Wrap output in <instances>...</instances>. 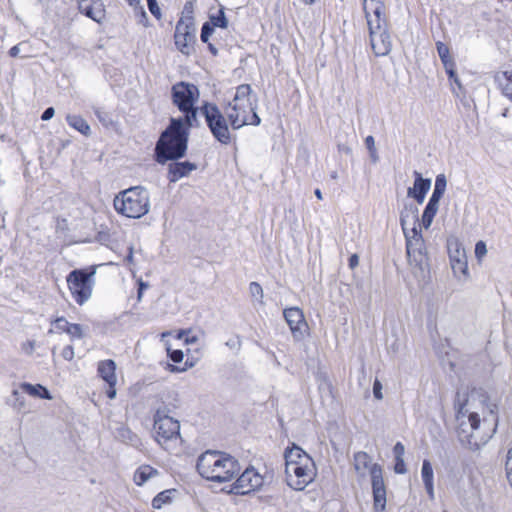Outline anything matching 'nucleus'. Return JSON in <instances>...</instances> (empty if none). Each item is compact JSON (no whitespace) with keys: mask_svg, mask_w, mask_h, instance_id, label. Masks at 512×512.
Wrapping results in <instances>:
<instances>
[{"mask_svg":"<svg viewBox=\"0 0 512 512\" xmlns=\"http://www.w3.org/2000/svg\"><path fill=\"white\" fill-rule=\"evenodd\" d=\"M371 48L376 56H386L392 48L385 17L367 20Z\"/></svg>","mask_w":512,"mask_h":512,"instance_id":"nucleus-8","label":"nucleus"},{"mask_svg":"<svg viewBox=\"0 0 512 512\" xmlns=\"http://www.w3.org/2000/svg\"><path fill=\"white\" fill-rule=\"evenodd\" d=\"M394 471L398 474L406 473V465L403 458L395 459Z\"/></svg>","mask_w":512,"mask_h":512,"instance_id":"nucleus-47","label":"nucleus"},{"mask_svg":"<svg viewBox=\"0 0 512 512\" xmlns=\"http://www.w3.org/2000/svg\"><path fill=\"white\" fill-rule=\"evenodd\" d=\"M149 11L153 16H155L157 19L161 18V10L157 4L156 0H148L147 1Z\"/></svg>","mask_w":512,"mask_h":512,"instance_id":"nucleus-44","label":"nucleus"},{"mask_svg":"<svg viewBox=\"0 0 512 512\" xmlns=\"http://www.w3.org/2000/svg\"><path fill=\"white\" fill-rule=\"evenodd\" d=\"M369 153H370V158H371L372 162H374V163L378 162L379 156L377 153V149L370 150Z\"/></svg>","mask_w":512,"mask_h":512,"instance_id":"nucleus-55","label":"nucleus"},{"mask_svg":"<svg viewBox=\"0 0 512 512\" xmlns=\"http://www.w3.org/2000/svg\"><path fill=\"white\" fill-rule=\"evenodd\" d=\"M502 94L512 102V71H503L495 76Z\"/></svg>","mask_w":512,"mask_h":512,"instance_id":"nucleus-24","label":"nucleus"},{"mask_svg":"<svg viewBox=\"0 0 512 512\" xmlns=\"http://www.w3.org/2000/svg\"><path fill=\"white\" fill-rule=\"evenodd\" d=\"M175 490H165L157 494L152 500V506L155 509H160L163 505L170 503L172 494H174Z\"/></svg>","mask_w":512,"mask_h":512,"instance_id":"nucleus-34","label":"nucleus"},{"mask_svg":"<svg viewBox=\"0 0 512 512\" xmlns=\"http://www.w3.org/2000/svg\"><path fill=\"white\" fill-rule=\"evenodd\" d=\"M285 467L288 466H299L305 461L314 462L313 459L299 446L293 444L291 448H287L284 453Z\"/></svg>","mask_w":512,"mask_h":512,"instance_id":"nucleus-19","label":"nucleus"},{"mask_svg":"<svg viewBox=\"0 0 512 512\" xmlns=\"http://www.w3.org/2000/svg\"><path fill=\"white\" fill-rule=\"evenodd\" d=\"M61 355L65 360L71 361L75 356L73 346L68 345V346L64 347L61 352Z\"/></svg>","mask_w":512,"mask_h":512,"instance_id":"nucleus-45","label":"nucleus"},{"mask_svg":"<svg viewBox=\"0 0 512 512\" xmlns=\"http://www.w3.org/2000/svg\"><path fill=\"white\" fill-rule=\"evenodd\" d=\"M487 253V247L485 242L478 241L475 245V255L476 257L481 260Z\"/></svg>","mask_w":512,"mask_h":512,"instance_id":"nucleus-43","label":"nucleus"},{"mask_svg":"<svg viewBox=\"0 0 512 512\" xmlns=\"http://www.w3.org/2000/svg\"><path fill=\"white\" fill-rule=\"evenodd\" d=\"M263 484L264 477L255 468L249 467L233 483L231 492L244 495L259 490Z\"/></svg>","mask_w":512,"mask_h":512,"instance_id":"nucleus-13","label":"nucleus"},{"mask_svg":"<svg viewBox=\"0 0 512 512\" xmlns=\"http://www.w3.org/2000/svg\"><path fill=\"white\" fill-rule=\"evenodd\" d=\"M438 207H439L438 203H433L431 201H429L427 203V205L424 209L423 215H422V222H421V225L425 229H428L431 226L433 219L438 211Z\"/></svg>","mask_w":512,"mask_h":512,"instance_id":"nucleus-32","label":"nucleus"},{"mask_svg":"<svg viewBox=\"0 0 512 512\" xmlns=\"http://www.w3.org/2000/svg\"><path fill=\"white\" fill-rule=\"evenodd\" d=\"M252 92L251 86L248 84H242L239 85L236 89L235 96L233 100L230 102V104H240L245 106H252L251 100H250V94Z\"/></svg>","mask_w":512,"mask_h":512,"instance_id":"nucleus-28","label":"nucleus"},{"mask_svg":"<svg viewBox=\"0 0 512 512\" xmlns=\"http://www.w3.org/2000/svg\"><path fill=\"white\" fill-rule=\"evenodd\" d=\"M113 206L118 214L127 218L139 219L149 212V193L141 186L130 187L115 196Z\"/></svg>","mask_w":512,"mask_h":512,"instance_id":"nucleus-4","label":"nucleus"},{"mask_svg":"<svg viewBox=\"0 0 512 512\" xmlns=\"http://www.w3.org/2000/svg\"><path fill=\"white\" fill-rule=\"evenodd\" d=\"M184 124L186 123L182 118L172 119L170 126L162 133L156 145L159 163L184 156L188 140V132Z\"/></svg>","mask_w":512,"mask_h":512,"instance_id":"nucleus-3","label":"nucleus"},{"mask_svg":"<svg viewBox=\"0 0 512 512\" xmlns=\"http://www.w3.org/2000/svg\"><path fill=\"white\" fill-rule=\"evenodd\" d=\"M134 10V13L137 17H139V22L144 26H147L148 17L144 7L140 4V0H126Z\"/></svg>","mask_w":512,"mask_h":512,"instance_id":"nucleus-35","label":"nucleus"},{"mask_svg":"<svg viewBox=\"0 0 512 512\" xmlns=\"http://www.w3.org/2000/svg\"><path fill=\"white\" fill-rule=\"evenodd\" d=\"M249 291L252 297L258 299L260 303H263V289L261 285L257 282H251L249 285Z\"/></svg>","mask_w":512,"mask_h":512,"instance_id":"nucleus-38","label":"nucleus"},{"mask_svg":"<svg viewBox=\"0 0 512 512\" xmlns=\"http://www.w3.org/2000/svg\"><path fill=\"white\" fill-rule=\"evenodd\" d=\"M395 459L403 458L405 447L401 442H397L393 448Z\"/></svg>","mask_w":512,"mask_h":512,"instance_id":"nucleus-48","label":"nucleus"},{"mask_svg":"<svg viewBox=\"0 0 512 512\" xmlns=\"http://www.w3.org/2000/svg\"><path fill=\"white\" fill-rule=\"evenodd\" d=\"M55 114V110L53 107H48L42 114L41 119L43 121L50 120Z\"/></svg>","mask_w":512,"mask_h":512,"instance_id":"nucleus-50","label":"nucleus"},{"mask_svg":"<svg viewBox=\"0 0 512 512\" xmlns=\"http://www.w3.org/2000/svg\"><path fill=\"white\" fill-rule=\"evenodd\" d=\"M195 341H196L195 337H192L191 339H188V338L185 339L186 343H192V342H195Z\"/></svg>","mask_w":512,"mask_h":512,"instance_id":"nucleus-63","label":"nucleus"},{"mask_svg":"<svg viewBox=\"0 0 512 512\" xmlns=\"http://www.w3.org/2000/svg\"><path fill=\"white\" fill-rule=\"evenodd\" d=\"M214 26H212L209 22H205L202 26V30H201V40L204 42V43H207L208 40H209V37L211 36V34L213 33L214 31Z\"/></svg>","mask_w":512,"mask_h":512,"instance_id":"nucleus-39","label":"nucleus"},{"mask_svg":"<svg viewBox=\"0 0 512 512\" xmlns=\"http://www.w3.org/2000/svg\"><path fill=\"white\" fill-rule=\"evenodd\" d=\"M249 110H253V107L243 104H228L225 109V114L233 129H239L247 125Z\"/></svg>","mask_w":512,"mask_h":512,"instance_id":"nucleus-16","label":"nucleus"},{"mask_svg":"<svg viewBox=\"0 0 512 512\" xmlns=\"http://www.w3.org/2000/svg\"><path fill=\"white\" fill-rule=\"evenodd\" d=\"M21 389L31 396L43 399H52L50 392L40 384L32 385L30 383H22Z\"/></svg>","mask_w":512,"mask_h":512,"instance_id":"nucleus-31","label":"nucleus"},{"mask_svg":"<svg viewBox=\"0 0 512 512\" xmlns=\"http://www.w3.org/2000/svg\"><path fill=\"white\" fill-rule=\"evenodd\" d=\"M299 466L285 467V475L287 484L294 490H303L311 483L316 475V467L314 462H307Z\"/></svg>","mask_w":512,"mask_h":512,"instance_id":"nucleus-11","label":"nucleus"},{"mask_svg":"<svg viewBox=\"0 0 512 512\" xmlns=\"http://www.w3.org/2000/svg\"><path fill=\"white\" fill-rule=\"evenodd\" d=\"M490 418L484 417L483 423L479 415L469 412L466 404H459L457 408V420L459 421L458 437L463 445L471 450H477L485 445L495 434L498 426V405L490 403L487 405Z\"/></svg>","mask_w":512,"mask_h":512,"instance_id":"nucleus-1","label":"nucleus"},{"mask_svg":"<svg viewBox=\"0 0 512 512\" xmlns=\"http://www.w3.org/2000/svg\"><path fill=\"white\" fill-rule=\"evenodd\" d=\"M66 121L72 128H74L75 130L80 132L82 135L90 136V134H91L90 125L87 123V121L83 117H81L79 115L68 114L66 116Z\"/></svg>","mask_w":512,"mask_h":512,"instance_id":"nucleus-27","label":"nucleus"},{"mask_svg":"<svg viewBox=\"0 0 512 512\" xmlns=\"http://www.w3.org/2000/svg\"><path fill=\"white\" fill-rule=\"evenodd\" d=\"M173 102L185 113L183 119L188 127L197 125V109L194 107L199 98L198 88L193 84L180 82L173 86Z\"/></svg>","mask_w":512,"mask_h":512,"instance_id":"nucleus-7","label":"nucleus"},{"mask_svg":"<svg viewBox=\"0 0 512 512\" xmlns=\"http://www.w3.org/2000/svg\"><path fill=\"white\" fill-rule=\"evenodd\" d=\"M315 196L319 199V200H322L323 199V196H322V192L320 189H316L315 192H314Z\"/></svg>","mask_w":512,"mask_h":512,"instance_id":"nucleus-59","label":"nucleus"},{"mask_svg":"<svg viewBox=\"0 0 512 512\" xmlns=\"http://www.w3.org/2000/svg\"><path fill=\"white\" fill-rule=\"evenodd\" d=\"M98 374L99 376L108 384V385H116L117 377H116V363L111 360H103L98 364Z\"/></svg>","mask_w":512,"mask_h":512,"instance_id":"nucleus-21","label":"nucleus"},{"mask_svg":"<svg viewBox=\"0 0 512 512\" xmlns=\"http://www.w3.org/2000/svg\"><path fill=\"white\" fill-rule=\"evenodd\" d=\"M34 347H35L34 341H28L26 344L23 345V349L29 354H31L33 352Z\"/></svg>","mask_w":512,"mask_h":512,"instance_id":"nucleus-54","label":"nucleus"},{"mask_svg":"<svg viewBox=\"0 0 512 512\" xmlns=\"http://www.w3.org/2000/svg\"><path fill=\"white\" fill-rule=\"evenodd\" d=\"M283 315L293 337L297 340L302 339L307 330V323L303 311L299 307H291L285 309Z\"/></svg>","mask_w":512,"mask_h":512,"instance_id":"nucleus-15","label":"nucleus"},{"mask_svg":"<svg viewBox=\"0 0 512 512\" xmlns=\"http://www.w3.org/2000/svg\"><path fill=\"white\" fill-rule=\"evenodd\" d=\"M94 112L100 121H104V113L100 110V108H95Z\"/></svg>","mask_w":512,"mask_h":512,"instance_id":"nucleus-57","label":"nucleus"},{"mask_svg":"<svg viewBox=\"0 0 512 512\" xmlns=\"http://www.w3.org/2000/svg\"><path fill=\"white\" fill-rule=\"evenodd\" d=\"M436 46L438 55L444 65L446 73L448 74L449 78H453L455 76V63L452 57L450 56L448 46L442 42H437Z\"/></svg>","mask_w":512,"mask_h":512,"instance_id":"nucleus-22","label":"nucleus"},{"mask_svg":"<svg viewBox=\"0 0 512 512\" xmlns=\"http://www.w3.org/2000/svg\"><path fill=\"white\" fill-rule=\"evenodd\" d=\"M363 10L367 20H369V17H384V4L380 0H363Z\"/></svg>","mask_w":512,"mask_h":512,"instance_id":"nucleus-25","label":"nucleus"},{"mask_svg":"<svg viewBox=\"0 0 512 512\" xmlns=\"http://www.w3.org/2000/svg\"><path fill=\"white\" fill-rule=\"evenodd\" d=\"M94 274V270L89 273L85 270H73L67 276L69 290L79 305H83L92 295Z\"/></svg>","mask_w":512,"mask_h":512,"instance_id":"nucleus-9","label":"nucleus"},{"mask_svg":"<svg viewBox=\"0 0 512 512\" xmlns=\"http://www.w3.org/2000/svg\"><path fill=\"white\" fill-rule=\"evenodd\" d=\"M446 184L447 183H446L445 176L442 174L438 175L435 180L434 191H433L432 196L430 197L429 201L439 204V201L445 192Z\"/></svg>","mask_w":512,"mask_h":512,"instance_id":"nucleus-33","label":"nucleus"},{"mask_svg":"<svg viewBox=\"0 0 512 512\" xmlns=\"http://www.w3.org/2000/svg\"><path fill=\"white\" fill-rule=\"evenodd\" d=\"M365 145L369 151L376 149L374 137L371 135L367 136L365 138Z\"/></svg>","mask_w":512,"mask_h":512,"instance_id":"nucleus-51","label":"nucleus"},{"mask_svg":"<svg viewBox=\"0 0 512 512\" xmlns=\"http://www.w3.org/2000/svg\"><path fill=\"white\" fill-rule=\"evenodd\" d=\"M79 10L97 23L105 18L102 0H78Z\"/></svg>","mask_w":512,"mask_h":512,"instance_id":"nucleus-17","label":"nucleus"},{"mask_svg":"<svg viewBox=\"0 0 512 512\" xmlns=\"http://www.w3.org/2000/svg\"><path fill=\"white\" fill-rule=\"evenodd\" d=\"M209 19V23L214 27L227 28L228 26V20L225 16L223 8L218 10L217 14L211 15Z\"/></svg>","mask_w":512,"mask_h":512,"instance_id":"nucleus-36","label":"nucleus"},{"mask_svg":"<svg viewBox=\"0 0 512 512\" xmlns=\"http://www.w3.org/2000/svg\"><path fill=\"white\" fill-rule=\"evenodd\" d=\"M156 475H158V471L156 469L149 465H142L136 470L134 474V481L138 486H141Z\"/></svg>","mask_w":512,"mask_h":512,"instance_id":"nucleus-29","label":"nucleus"},{"mask_svg":"<svg viewBox=\"0 0 512 512\" xmlns=\"http://www.w3.org/2000/svg\"><path fill=\"white\" fill-rule=\"evenodd\" d=\"M166 350L168 352L170 359L173 362L179 363L183 360L184 354H183L182 350H179V349L172 350L169 346L166 347Z\"/></svg>","mask_w":512,"mask_h":512,"instance_id":"nucleus-41","label":"nucleus"},{"mask_svg":"<svg viewBox=\"0 0 512 512\" xmlns=\"http://www.w3.org/2000/svg\"><path fill=\"white\" fill-rule=\"evenodd\" d=\"M412 235H406V252L409 262L417 266H422L426 261V252L422 235L418 232L417 227H412Z\"/></svg>","mask_w":512,"mask_h":512,"instance_id":"nucleus-14","label":"nucleus"},{"mask_svg":"<svg viewBox=\"0 0 512 512\" xmlns=\"http://www.w3.org/2000/svg\"><path fill=\"white\" fill-rule=\"evenodd\" d=\"M106 394H107L108 398L114 399L116 397L115 385H108V389L106 391Z\"/></svg>","mask_w":512,"mask_h":512,"instance_id":"nucleus-53","label":"nucleus"},{"mask_svg":"<svg viewBox=\"0 0 512 512\" xmlns=\"http://www.w3.org/2000/svg\"><path fill=\"white\" fill-rule=\"evenodd\" d=\"M456 252L459 254L458 259H454L453 254H450L451 268L454 274H463L466 275L468 271L467 260L464 251L460 249H456Z\"/></svg>","mask_w":512,"mask_h":512,"instance_id":"nucleus-30","label":"nucleus"},{"mask_svg":"<svg viewBox=\"0 0 512 512\" xmlns=\"http://www.w3.org/2000/svg\"><path fill=\"white\" fill-rule=\"evenodd\" d=\"M449 79H450L451 81H453V82L458 86V88H459V89H461V88H462L461 83H460V81H459V79H458V77H457V75H456V74H455V76H454L453 78H449Z\"/></svg>","mask_w":512,"mask_h":512,"instance_id":"nucleus-58","label":"nucleus"},{"mask_svg":"<svg viewBox=\"0 0 512 512\" xmlns=\"http://www.w3.org/2000/svg\"><path fill=\"white\" fill-rule=\"evenodd\" d=\"M415 182L413 187L408 188L407 194L409 197H413L418 203H423L424 198L431 186L429 179H424L422 175L415 171Z\"/></svg>","mask_w":512,"mask_h":512,"instance_id":"nucleus-18","label":"nucleus"},{"mask_svg":"<svg viewBox=\"0 0 512 512\" xmlns=\"http://www.w3.org/2000/svg\"><path fill=\"white\" fill-rule=\"evenodd\" d=\"M506 476L510 486L512 487V448L508 450L506 459Z\"/></svg>","mask_w":512,"mask_h":512,"instance_id":"nucleus-40","label":"nucleus"},{"mask_svg":"<svg viewBox=\"0 0 512 512\" xmlns=\"http://www.w3.org/2000/svg\"><path fill=\"white\" fill-rule=\"evenodd\" d=\"M209 49H210V51H211L214 55H216V54H217V50H216V48H215L212 44H209Z\"/></svg>","mask_w":512,"mask_h":512,"instance_id":"nucleus-61","label":"nucleus"},{"mask_svg":"<svg viewBox=\"0 0 512 512\" xmlns=\"http://www.w3.org/2000/svg\"><path fill=\"white\" fill-rule=\"evenodd\" d=\"M19 52H20V48H19V46H18V45L13 46V47L9 50V54H10V56H12V57H16V56H18Z\"/></svg>","mask_w":512,"mask_h":512,"instance_id":"nucleus-56","label":"nucleus"},{"mask_svg":"<svg viewBox=\"0 0 512 512\" xmlns=\"http://www.w3.org/2000/svg\"><path fill=\"white\" fill-rule=\"evenodd\" d=\"M54 325L59 331L67 333V329L72 323H69L64 317H58L54 320Z\"/></svg>","mask_w":512,"mask_h":512,"instance_id":"nucleus-42","label":"nucleus"},{"mask_svg":"<svg viewBox=\"0 0 512 512\" xmlns=\"http://www.w3.org/2000/svg\"><path fill=\"white\" fill-rule=\"evenodd\" d=\"M421 475L422 479L425 485V489L429 495V497L432 499L434 498V485H433V468L431 463L428 460H424L422 464L421 469Z\"/></svg>","mask_w":512,"mask_h":512,"instance_id":"nucleus-26","label":"nucleus"},{"mask_svg":"<svg viewBox=\"0 0 512 512\" xmlns=\"http://www.w3.org/2000/svg\"><path fill=\"white\" fill-rule=\"evenodd\" d=\"M354 468L360 475H364L366 470L370 469L374 508L377 512H382L386 505V489L381 466L378 464L370 466L369 455L360 451L354 455Z\"/></svg>","mask_w":512,"mask_h":512,"instance_id":"nucleus-5","label":"nucleus"},{"mask_svg":"<svg viewBox=\"0 0 512 512\" xmlns=\"http://www.w3.org/2000/svg\"><path fill=\"white\" fill-rule=\"evenodd\" d=\"M359 264V257L357 254H353L351 255V257L349 258V267L351 269H354L358 266Z\"/></svg>","mask_w":512,"mask_h":512,"instance_id":"nucleus-52","label":"nucleus"},{"mask_svg":"<svg viewBox=\"0 0 512 512\" xmlns=\"http://www.w3.org/2000/svg\"><path fill=\"white\" fill-rule=\"evenodd\" d=\"M168 335H170V332H163V333L161 334V337H162V338H164V337H166V336H168Z\"/></svg>","mask_w":512,"mask_h":512,"instance_id":"nucleus-64","label":"nucleus"},{"mask_svg":"<svg viewBox=\"0 0 512 512\" xmlns=\"http://www.w3.org/2000/svg\"><path fill=\"white\" fill-rule=\"evenodd\" d=\"M249 112H251V116L249 117L248 116V123L247 125H259L261 120H260V117L258 116V114L255 112V108L253 107V110H249Z\"/></svg>","mask_w":512,"mask_h":512,"instance_id":"nucleus-49","label":"nucleus"},{"mask_svg":"<svg viewBox=\"0 0 512 512\" xmlns=\"http://www.w3.org/2000/svg\"><path fill=\"white\" fill-rule=\"evenodd\" d=\"M196 28L191 19H181L175 28V45L178 50L189 55L195 42Z\"/></svg>","mask_w":512,"mask_h":512,"instance_id":"nucleus-12","label":"nucleus"},{"mask_svg":"<svg viewBox=\"0 0 512 512\" xmlns=\"http://www.w3.org/2000/svg\"><path fill=\"white\" fill-rule=\"evenodd\" d=\"M185 334H186V332H185V331H179V333H178V335H177V338H178V339H183Z\"/></svg>","mask_w":512,"mask_h":512,"instance_id":"nucleus-62","label":"nucleus"},{"mask_svg":"<svg viewBox=\"0 0 512 512\" xmlns=\"http://www.w3.org/2000/svg\"><path fill=\"white\" fill-rule=\"evenodd\" d=\"M373 394H374V397L378 400H381L383 399V394H382V384L381 382L376 379L374 381V384H373Z\"/></svg>","mask_w":512,"mask_h":512,"instance_id":"nucleus-46","label":"nucleus"},{"mask_svg":"<svg viewBox=\"0 0 512 512\" xmlns=\"http://www.w3.org/2000/svg\"><path fill=\"white\" fill-rule=\"evenodd\" d=\"M237 459L225 453L206 451L197 461L199 474L209 481L228 482L240 472Z\"/></svg>","mask_w":512,"mask_h":512,"instance_id":"nucleus-2","label":"nucleus"},{"mask_svg":"<svg viewBox=\"0 0 512 512\" xmlns=\"http://www.w3.org/2000/svg\"><path fill=\"white\" fill-rule=\"evenodd\" d=\"M418 221V208L415 205H406L400 214V224L406 234L407 226L413 225L416 227Z\"/></svg>","mask_w":512,"mask_h":512,"instance_id":"nucleus-23","label":"nucleus"},{"mask_svg":"<svg viewBox=\"0 0 512 512\" xmlns=\"http://www.w3.org/2000/svg\"><path fill=\"white\" fill-rule=\"evenodd\" d=\"M154 432L157 443L167 451L175 450L181 442L179 422L160 409L154 414Z\"/></svg>","mask_w":512,"mask_h":512,"instance_id":"nucleus-6","label":"nucleus"},{"mask_svg":"<svg viewBox=\"0 0 512 512\" xmlns=\"http://www.w3.org/2000/svg\"><path fill=\"white\" fill-rule=\"evenodd\" d=\"M144 287H146L143 283L140 284V289H139V292H138V299L141 298L142 296V289H144Z\"/></svg>","mask_w":512,"mask_h":512,"instance_id":"nucleus-60","label":"nucleus"},{"mask_svg":"<svg viewBox=\"0 0 512 512\" xmlns=\"http://www.w3.org/2000/svg\"><path fill=\"white\" fill-rule=\"evenodd\" d=\"M201 113L204 115L212 135L222 144H228L231 136L227 121L219 108L214 104H205Z\"/></svg>","mask_w":512,"mask_h":512,"instance_id":"nucleus-10","label":"nucleus"},{"mask_svg":"<svg viewBox=\"0 0 512 512\" xmlns=\"http://www.w3.org/2000/svg\"><path fill=\"white\" fill-rule=\"evenodd\" d=\"M195 169L196 165L188 161L171 163L168 168V178L170 182H177Z\"/></svg>","mask_w":512,"mask_h":512,"instance_id":"nucleus-20","label":"nucleus"},{"mask_svg":"<svg viewBox=\"0 0 512 512\" xmlns=\"http://www.w3.org/2000/svg\"><path fill=\"white\" fill-rule=\"evenodd\" d=\"M67 334L70 336L71 340L82 339L85 336V330L82 325L72 323L67 329Z\"/></svg>","mask_w":512,"mask_h":512,"instance_id":"nucleus-37","label":"nucleus"}]
</instances>
